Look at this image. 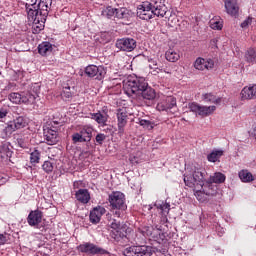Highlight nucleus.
<instances>
[{"label":"nucleus","instance_id":"2eb2a0df","mask_svg":"<svg viewBox=\"0 0 256 256\" xmlns=\"http://www.w3.org/2000/svg\"><path fill=\"white\" fill-rule=\"evenodd\" d=\"M90 117L96 121L98 125H107V121H109V110L107 108H103L97 113H91Z\"/></svg>","mask_w":256,"mask_h":256},{"label":"nucleus","instance_id":"a19ab883","mask_svg":"<svg viewBox=\"0 0 256 256\" xmlns=\"http://www.w3.org/2000/svg\"><path fill=\"white\" fill-rule=\"evenodd\" d=\"M73 143H87V140L82 136L81 132H76L72 135Z\"/></svg>","mask_w":256,"mask_h":256},{"label":"nucleus","instance_id":"79ce46f5","mask_svg":"<svg viewBox=\"0 0 256 256\" xmlns=\"http://www.w3.org/2000/svg\"><path fill=\"white\" fill-rule=\"evenodd\" d=\"M40 91H41V86L38 83H35L30 86V90L28 91V93H32V95L39 97Z\"/></svg>","mask_w":256,"mask_h":256},{"label":"nucleus","instance_id":"f704fd0d","mask_svg":"<svg viewBox=\"0 0 256 256\" xmlns=\"http://www.w3.org/2000/svg\"><path fill=\"white\" fill-rule=\"evenodd\" d=\"M221 157H223V150H214L207 156V159L210 163H216Z\"/></svg>","mask_w":256,"mask_h":256},{"label":"nucleus","instance_id":"f3484780","mask_svg":"<svg viewBox=\"0 0 256 256\" xmlns=\"http://www.w3.org/2000/svg\"><path fill=\"white\" fill-rule=\"evenodd\" d=\"M240 96L242 101H251L256 99V84L245 86L241 90Z\"/></svg>","mask_w":256,"mask_h":256},{"label":"nucleus","instance_id":"412c9836","mask_svg":"<svg viewBox=\"0 0 256 256\" xmlns=\"http://www.w3.org/2000/svg\"><path fill=\"white\" fill-rule=\"evenodd\" d=\"M200 189H203L208 197L217 195V185L213 184L211 180H204L203 185L200 186Z\"/></svg>","mask_w":256,"mask_h":256},{"label":"nucleus","instance_id":"58836bf2","mask_svg":"<svg viewBox=\"0 0 256 256\" xmlns=\"http://www.w3.org/2000/svg\"><path fill=\"white\" fill-rule=\"evenodd\" d=\"M61 97L64 101H71L73 93H71V87H64L61 93Z\"/></svg>","mask_w":256,"mask_h":256},{"label":"nucleus","instance_id":"dca6fc26","mask_svg":"<svg viewBox=\"0 0 256 256\" xmlns=\"http://www.w3.org/2000/svg\"><path fill=\"white\" fill-rule=\"evenodd\" d=\"M127 110L122 108L117 110V120H118V133L123 135L125 133V125H127Z\"/></svg>","mask_w":256,"mask_h":256},{"label":"nucleus","instance_id":"aec40b11","mask_svg":"<svg viewBox=\"0 0 256 256\" xmlns=\"http://www.w3.org/2000/svg\"><path fill=\"white\" fill-rule=\"evenodd\" d=\"M105 208L101 206L95 207L91 212H90V223H93L94 225H97L99 221H101V217L105 215Z\"/></svg>","mask_w":256,"mask_h":256},{"label":"nucleus","instance_id":"a211bd4d","mask_svg":"<svg viewBox=\"0 0 256 256\" xmlns=\"http://www.w3.org/2000/svg\"><path fill=\"white\" fill-rule=\"evenodd\" d=\"M194 67L198 71H205V69H213L215 62L212 59L205 60L204 58H197L194 62Z\"/></svg>","mask_w":256,"mask_h":256},{"label":"nucleus","instance_id":"72a5a7b5","mask_svg":"<svg viewBox=\"0 0 256 256\" xmlns=\"http://www.w3.org/2000/svg\"><path fill=\"white\" fill-rule=\"evenodd\" d=\"M203 101L205 103H214L215 105H219V103H221V98L212 93H207L203 95Z\"/></svg>","mask_w":256,"mask_h":256},{"label":"nucleus","instance_id":"f257e3e1","mask_svg":"<svg viewBox=\"0 0 256 256\" xmlns=\"http://www.w3.org/2000/svg\"><path fill=\"white\" fill-rule=\"evenodd\" d=\"M123 89L128 97L135 98L137 95H142L147 101H153L156 97L155 89L149 87L144 78H128L123 82Z\"/></svg>","mask_w":256,"mask_h":256},{"label":"nucleus","instance_id":"393cba45","mask_svg":"<svg viewBox=\"0 0 256 256\" xmlns=\"http://www.w3.org/2000/svg\"><path fill=\"white\" fill-rule=\"evenodd\" d=\"M76 199L80 203L87 204V202L91 200V195L89 194V190L88 189H79L76 192Z\"/></svg>","mask_w":256,"mask_h":256},{"label":"nucleus","instance_id":"7c9ffc66","mask_svg":"<svg viewBox=\"0 0 256 256\" xmlns=\"http://www.w3.org/2000/svg\"><path fill=\"white\" fill-rule=\"evenodd\" d=\"M0 157L2 159H11L13 151L9 148V143H4L0 146Z\"/></svg>","mask_w":256,"mask_h":256},{"label":"nucleus","instance_id":"49530a36","mask_svg":"<svg viewBox=\"0 0 256 256\" xmlns=\"http://www.w3.org/2000/svg\"><path fill=\"white\" fill-rule=\"evenodd\" d=\"M31 97H33V101H27V102H23V103H25L26 105H31V104L35 103V99H37V96L34 95L33 93L27 92L25 95H22V99H31Z\"/></svg>","mask_w":256,"mask_h":256},{"label":"nucleus","instance_id":"f8f14e48","mask_svg":"<svg viewBox=\"0 0 256 256\" xmlns=\"http://www.w3.org/2000/svg\"><path fill=\"white\" fill-rule=\"evenodd\" d=\"M149 5L156 17H163L164 15H167L165 0H150Z\"/></svg>","mask_w":256,"mask_h":256},{"label":"nucleus","instance_id":"473e14b6","mask_svg":"<svg viewBox=\"0 0 256 256\" xmlns=\"http://www.w3.org/2000/svg\"><path fill=\"white\" fill-rule=\"evenodd\" d=\"M28 20L33 23V33H39L40 31H43L45 27L46 18H44L43 21L39 20L38 22L30 17H28Z\"/></svg>","mask_w":256,"mask_h":256},{"label":"nucleus","instance_id":"2f4dec72","mask_svg":"<svg viewBox=\"0 0 256 256\" xmlns=\"http://www.w3.org/2000/svg\"><path fill=\"white\" fill-rule=\"evenodd\" d=\"M80 133L86 139V142L89 143L93 137V127L89 125H84L80 129Z\"/></svg>","mask_w":256,"mask_h":256},{"label":"nucleus","instance_id":"9d476101","mask_svg":"<svg viewBox=\"0 0 256 256\" xmlns=\"http://www.w3.org/2000/svg\"><path fill=\"white\" fill-rule=\"evenodd\" d=\"M106 74L107 71L103 66L88 65L85 68V75L91 78L95 77V79H98V81H101V79H103V77H105Z\"/></svg>","mask_w":256,"mask_h":256},{"label":"nucleus","instance_id":"20e7f679","mask_svg":"<svg viewBox=\"0 0 256 256\" xmlns=\"http://www.w3.org/2000/svg\"><path fill=\"white\" fill-rule=\"evenodd\" d=\"M188 109L195 113V115L199 117H209V115H213L217 110L216 106H203L197 102H192L188 104Z\"/></svg>","mask_w":256,"mask_h":256},{"label":"nucleus","instance_id":"ddd939ff","mask_svg":"<svg viewBox=\"0 0 256 256\" xmlns=\"http://www.w3.org/2000/svg\"><path fill=\"white\" fill-rule=\"evenodd\" d=\"M43 221V212L41 210H32L28 214L27 223L30 227H35V229H39V225H41Z\"/></svg>","mask_w":256,"mask_h":256},{"label":"nucleus","instance_id":"13d9d810","mask_svg":"<svg viewBox=\"0 0 256 256\" xmlns=\"http://www.w3.org/2000/svg\"><path fill=\"white\" fill-rule=\"evenodd\" d=\"M211 43H217V40L216 39H213L212 41H211Z\"/></svg>","mask_w":256,"mask_h":256},{"label":"nucleus","instance_id":"ea45409f","mask_svg":"<svg viewBox=\"0 0 256 256\" xmlns=\"http://www.w3.org/2000/svg\"><path fill=\"white\" fill-rule=\"evenodd\" d=\"M39 159H41V153L39 152V150H34L30 154V163L35 165V164L39 163Z\"/></svg>","mask_w":256,"mask_h":256},{"label":"nucleus","instance_id":"09e8293b","mask_svg":"<svg viewBox=\"0 0 256 256\" xmlns=\"http://www.w3.org/2000/svg\"><path fill=\"white\" fill-rule=\"evenodd\" d=\"M105 139H107V136L103 133H99L96 135V143H98V145H101Z\"/></svg>","mask_w":256,"mask_h":256},{"label":"nucleus","instance_id":"bb28decb","mask_svg":"<svg viewBox=\"0 0 256 256\" xmlns=\"http://www.w3.org/2000/svg\"><path fill=\"white\" fill-rule=\"evenodd\" d=\"M133 13L127 8H116V18L122 19L123 21H129V18L132 17Z\"/></svg>","mask_w":256,"mask_h":256},{"label":"nucleus","instance_id":"0eeeda50","mask_svg":"<svg viewBox=\"0 0 256 256\" xmlns=\"http://www.w3.org/2000/svg\"><path fill=\"white\" fill-rule=\"evenodd\" d=\"M125 256H151L153 248L151 246H131L124 250Z\"/></svg>","mask_w":256,"mask_h":256},{"label":"nucleus","instance_id":"bf43d9fd","mask_svg":"<svg viewBox=\"0 0 256 256\" xmlns=\"http://www.w3.org/2000/svg\"><path fill=\"white\" fill-rule=\"evenodd\" d=\"M102 35H104V36H105V35H107V33H104V34H102Z\"/></svg>","mask_w":256,"mask_h":256},{"label":"nucleus","instance_id":"de8ad7c7","mask_svg":"<svg viewBox=\"0 0 256 256\" xmlns=\"http://www.w3.org/2000/svg\"><path fill=\"white\" fill-rule=\"evenodd\" d=\"M110 237L115 241H119V239L123 237V234L121 233V230H111Z\"/></svg>","mask_w":256,"mask_h":256},{"label":"nucleus","instance_id":"6ab92c4d","mask_svg":"<svg viewBox=\"0 0 256 256\" xmlns=\"http://www.w3.org/2000/svg\"><path fill=\"white\" fill-rule=\"evenodd\" d=\"M224 7L226 13L231 15V17H237L239 15V4H237V0H224Z\"/></svg>","mask_w":256,"mask_h":256},{"label":"nucleus","instance_id":"5701e85b","mask_svg":"<svg viewBox=\"0 0 256 256\" xmlns=\"http://www.w3.org/2000/svg\"><path fill=\"white\" fill-rule=\"evenodd\" d=\"M44 137L47 145H55L59 141V138L57 137V131L53 129L45 130Z\"/></svg>","mask_w":256,"mask_h":256},{"label":"nucleus","instance_id":"c03bdc74","mask_svg":"<svg viewBox=\"0 0 256 256\" xmlns=\"http://www.w3.org/2000/svg\"><path fill=\"white\" fill-rule=\"evenodd\" d=\"M139 125L143 127L144 129H147L148 131H151L153 129V123L149 120L141 119L139 121Z\"/></svg>","mask_w":256,"mask_h":256},{"label":"nucleus","instance_id":"c85d7f7f","mask_svg":"<svg viewBox=\"0 0 256 256\" xmlns=\"http://www.w3.org/2000/svg\"><path fill=\"white\" fill-rule=\"evenodd\" d=\"M238 176L242 183H251L252 181H255V176H253L249 170H241L238 173Z\"/></svg>","mask_w":256,"mask_h":256},{"label":"nucleus","instance_id":"cd10ccee","mask_svg":"<svg viewBox=\"0 0 256 256\" xmlns=\"http://www.w3.org/2000/svg\"><path fill=\"white\" fill-rule=\"evenodd\" d=\"M165 57L170 63H177V60L181 59V55L179 54V50H175L173 48H170L166 51Z\"/></svg>","mask_w":256,"mask_h":256},{"label":"nucleus","instance_id":"c9c22d12","mask_svg":"<svg viewBox=\"0 0 256 256\" xmlns=\"http://www.w3.org/2000/svg\"><path fill=\"white\" fill-rule=\"evenodd\" d=\"M102 17H107V19H111V17H116L117 15V8H113L108 6L107 8L102 10Z\"/></svg>","mask_w":256,"mask_h":256},{"label":"nucleus","instance_id":"9b49d317","mask_svg":"<svg viewBox=\"0 0 256 256\" xmlns=\"http://www.w3.org/2000/svg\"><path fill=\"white\" fill-rule=\"evenodd\" d=\"M153 15H155V12H153V8H151V4H149V2H143L138 7L137 16L139 19L149 21L150 19H153Z\"/></svg>","mask_w":256,"mask_h":256},{"label":"nucleus","instance_id":"f03ea898","mask_svg":"<svg viewBox=\"0 0 256 256\" xmlns=\"http://www.w3.org/2000/svg\"><path fill=\"white\" fill-rule=\"evenodd\" d=\"M205 181V171L199 168H186L184 174V183L190 189H201Z\"/></svg>","mask_w":256,"mask_h":256},{"label":"nucleus","instance_id":"603ef678","mask_svg":"<svg viewBox=\"0 0 256 256\" xmlns=\"http://www.w3.org/2000/svg\"><path fill=\"white\" fill-rule=\"evenodd\" d=\"M9 241V234H0V246L5 245Z\"/></svg>","mask_w":256,"mask_h":256},{"label":"nucleus","instance_id":"4c0bfd02","mask_svg":"<svg viewBox=\"0 0 256 256\" xmlns=\"http://www.w3.org/2000/svg\"><path fill=\"white\" fill-rule=\"evenodd\" d=\"M245 59L248 63H256V51L250 48L245 53Z\"/></svg>","mask_w":256,"mask_h":256},{"label":"nucleus","instance_id":"5fc2aeb1","mask_svg":"<svg viewBox=\"0 0 256 256\" xmlns=\"http://www.w3.org/2000/svg\"><path fill=\"white\" fill-rule=\"evenodd\" d=\"M37 5V0H28V3H26V11H27V15H29V10H28V7L30 5Z\"/></svg>","mask_w":256,"mask_h":256},{"label":"nucleus","instance_id":"4d7b16f0","mask_svg":"<svg viewBox=\"0 0 256 256\" xmlns=\"http://www.w3.org/2000/svg\"><path fill=\"white\" fill-rule=\"evenodd\" d=\"M7 117V112L0 111V119H5Z\"/></svg>","mask_w":256,"mask_h":256},{"label":"nucleus","instance_id":"c756f323","mask_svg":"<svg viewBox=\"0 0 256 256\" xmlns=\"http://www.w3.org/2000/svg\"><path fill=\"white\" fill-rule=\"evenodd\" d=\"M227 176L221 172H215L213 175L209 177L210 183H215L216 185H221V183H225Z\"/></svg>","mask_w":256,"mask_h":256},{"label":"nucleus","instance_id":"b1692460","mask_svg":"<svg viewBox=\"0 0 256 256\" xmlns=\"http://www.w3.org/2000/svg\"><path fill=\"white\" fill-rule=\"evenodd\" d=\"M155 207H157V209H160L162 213V221L164 223H167V215H169V211H171V205L167 202H162L156 203Z\"/></svg>","mask_w":256,"mask_h":256},{"label":"nucleus","instance_id":"39448f33","mask_svg":"<svg viewBox=\"0 0 256 256\" xmlns=\"http://www.w3.org/2000/svg\"><path fill=\"white\" fill-rule=\"evenodd\" d=\"M27 127V119L23 116H18L14 120L9 121L4 129L5 135H13L18 129H25Z\"/></svg>","mask_w":256,"mask_h":256},{"label":"nucleus","instance_id":"e433bc0d","mask_svg":"<svg viewBox=\"0 0 256 256\" xmlns=\"http://www.w3.org/2000/svg\"><path fill=\"white\" fill-rule=\"evenodd\" d=\"M194 190V195L196 197V199L198 201H200V203H205V201H207V197H209L203 189L199 188V189H193Z\"/></svg>","mask_w":256,"mask_h":256},{"label":"nucleus","instance_id":"864d4df0","mask_svg":"<svg viewBox=\"0 0 256 256\" xmlns=\"http://www.w3.org/2000/svg\"><path fill=\"white\" fill-rule=\"evenodd\" d=\"M150 69L153 70V75H155L156 73H159V71H161V69H159V67H157V62L156 61H152V64L149 65Z\"/></svg>","mask_w":256,"mask_h":256},{"label":"nucleus","instance_id":"1a4fd4ad","mask_svg":"<svg viewBox=\"0 0 256 256\" xmlns=\"http://www.w3.org/2000/svg\"><path fill=\"white\" fill-rule=\"evenodd\" d=\"M115 47L116 49H119V51L131 53V51H134L137 47V41L133 38H121L116 41Z\"/></svg>","mask_w":256,"mask_h":256},{"label":"nucleus","instance_id":"6e6552de","mask_svg":"<svg viewBox=\"0 0 256 256\" xmlns=\"http://www.w3.org/2000/svg\"><path fill=\"white\" fill-rule=\"evenodd\" d=\"M109 203L112 209L127 210V204L125 203V194L121 192H112L109 195Z\"/></svg>","mask_w":256,"mask_h":256},{"label":"nucleus","instance_id":"a18cd8bd","mask_svg":"<svg viewBox=\"0 0 256 256\" xmlns=\"http://www.w3.org/2000/svg\"><path fill=\"white\" fill-rule=\"evenodd\" d=\"M210 27L216 31H221L223 29V23L220 21L212 20L210 21Z\"/></svg>","mask_w":256,"mask_h":256},{"label":"nucleus","instance_id":"4468645a","mask_svg":"<svg viewBox=\"0 0 256 256\" xmlns=\"http://www.w3.org/2000/svg\"><path fill=\"white\" fill-rule=\"evenodd\" d=\"M177 106V99L173 96H168L165 99L158 102L156 109L157 111H169V109H173V107Z\"/></svg>","mask_w":256,"mask_h":256},{"label":"nucleus","instance_id":"7ed1b4c3","mask_svg":"<svg viewBox=\"0 0 256 256\" xmlns=\"http://www.w3.org/2000/svg\"><path fill=\"white\" fill-rule=\"evenodd\" d=\"M53 0H40L38 4H31L28 7V17L34 21H44L49 15V6Z\"/></svg>","mask_w":256,"mask_h":256},{"label":"nucleus","instance_id":"37998d69","mask_svg":"<svg viewBox=\"0 0 256 256\" xmlns=\"http://www.w3.org/2000/svg\"><path fill=\"white\" fill-rule=\"evenodd\" d=\"M42 169L45 173H52L54 169L53 162L45 161L42 165Z\"/></svg>","mask_w":256,"mask_h":256},{"label":"nucleus","instance_id":"a878e982","mask_svg":"<svg viewBox=\"0 0 256 256\" xmlns=\"http://www.w3.org/2000/svg\"><path fill=\"white\" fill-rule=\"evenodd\" d=\"M53 51V44L50 42H42L38 45V53L45 57V55H50Z\"/></svg>","mask_w":256,"mask_h":256},{"label":"nucleus","instance_id":"3c124183","mask_svg":"<svg viewBox=\"0 0 256 256\" xmlns=\"http://www.w3.org/2000/svg\"><path fill=\"white\" fill-rule=\"evenodd\" d=\"M252 22H253V18L248 17L246 20H244V21L241 23L242 29H247V27H249V25H251Z\"/></svg>","mask_w":256,"mask_h":256},{"label":"nucleus","instance_id":"6e6d98bb","mask_svg":"<svg viewBox=\"0 0 256 256\" xmlns=\"http://www.w3.org/2000/svg\"><path fill=\"white\" fill-rule=\"evenodd\" d=\"M124 211H126V210H123V209H114V210H113V214L115 215V217H121V214L124 213Z\"/></svg>","mask_w":256,"mask_h":256},{"label":"nucleus","instance_id":"8fccbe9b","mask_svg":"<svg viewBox=\"0 0 256 256\" xmlns=\"http://www.w3.org/2000/svg\"><path fill=\"white\" fill-rule=\"evenodd\" d=\"M110 228L112 229V231L121 230V223L117 222V220H113L110 223Z\"/></svg>","mask_w":256,"mask_h":256},{"label":"nucleus","instance_id":"4be33fe9","mask_svg":"<svg viewBox=\"0 0 256 256\" xmlns=\"http://www.w3.org/2000/svg\"><path fill=\"white\" fill-rule=\"evenodd\" d=\"M9 101L11 103H15L16 105H19L20 103H27V101H33V97H30L29 99L23 98V95H21L18 92H12L8 95Z\"/></svg>","mask_w":256,"mask_h":256},{"label":"nucleus","instance_id":"423d86ee","mask_svg":"<svg viewBox=\"0 0 256 256\" xmlns=\"http://www.w3.org/2000/svg\"><path fill=\"white\" fill-rule=\"evenodd\" d=\"M77 249L80 253H86L87 255H109V251L90 242L80 244Z\"/></svg>","mask_w":256,"mask_h":256}]
</instances>
